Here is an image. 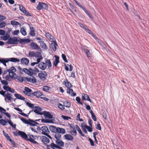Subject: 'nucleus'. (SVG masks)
<instances>
[{"label": "nucleus", "instance_id": "1", "mask_svg": "<svg viewBox=\"0 0 149 149\" xmlns=\"http://www.w3.org/2000/svg\"><path fill=\"white\" fill-rule=\"evenodd\" d=\"M6 71L9 72V75H7L5 77V79L6 81H10L11 78H14V75L16 76V74L15 73L16 71V69L13 66L11 67L10 69H7Z\"/></svg>", "mask_w": 149, "mask_h": 149}, {"label": "nucleus", "instance_id": "2", "mask_svg": "<svg viewBox=\"0 0 149 149\" xmlns=\"http://www.w3.org/2000/svg\"><path fill=\"white\" fill-rule=\"evenodd\" d=\"M19 136H20L23 139L27 140L28 141H30V142L34 143L35 144H38V143L36 141H34L33 138H28V136L24 132L20 131H19Z\"/></svg>", "mask_w": 149, "mask_h": 149}, {"label": "nucleus", "instance_id": "3", "mask_svg": "<svg viewBox=\"0 0 149 149\" xmlns=\"http://www.w3.org/2000/svg\"><path fill=\"white\" fill-rule=\"evenodd\" d=\"M27 56L30 58L35 57L37 58H43L40 52H34L33 51H29Z\"/></svg>", "mask_w": 149, "mask_h": 149}, {"label": "nucleus", "instance_id": "4", "mask_svg": "<svg viewBox=\"0 0 149 149\" xmlns=\"http://www.w3.org/2000/svg\"><path fill=\"white\" fill-rule=\"evenodd\" d=\"M20 120L24 123L29 124L31 126H34L37 124H38V123L30 119L26 120L23 118H21Z\"/></svg>", "mask_w": 149, "mask_h": 149}, {"label": "nucleus", "instance_id": "5", "mask_svg": "<svg viewBox=\"0 0 149 149\" xmlns=\"http://www.w3.org/2000/svg\"><path fill=\"white\" fill-rule=\"evenodd\" d=\"M36 8L38 10H40L42 9L47 10L48 9V6L46 3L43 2H39L36 7Z\"/></svg>", "mask_w": 149, "mask_h": 149}, {"label": "nucleus", "instance_id": "6", "mask_svg": "<svg viewBox=\"0 0 149 149\" xmlns=\"http://www.w3.org/2000/svg\"><path fill=\"white\" fill-rule=\"evenodd\" d=\"M19 41V40L16 37H14L13 38L10 37L6 42L8 44H17Z\"/></svg>", "mask_w": 149, "mask_h": 149}, {"label": "nucleus", "instance_id": "7", "mask_svg": "<svg viewBox=\"0 0 149 149\" xmlns=\"http://www.w3.org/2000/svg\"><path fill=\"white\" fill-rule=\"evenodd\" d=\"M46 147L47 149H56L55 148L61 149L59 146H57L56 144L53 143H52L50 145H47Z\"/></svg>", "mask_w": 149, "mask_h": 149}, {"label": "nucleus", "instance_id": "8", "mask_svg": "<svg viewBox=\"0 0 149 149\" xmlns=\"http://www.w3.org/2000/svg\"><path fill=\"white\" fill-rule=\"evenodd\" d=\"M41 110L42 109L41 107L38 106H36L34 107L32 111H33L34 112L38 114L42 115V113L40 112Z\"/></svg>", "mask_w": 149, "mask_h": 149}, {"label": "nucleus", "instance_id": "9", "mask_svg": "<svg viewBox=\"0 0 149 149\" xmlns=\"http://www.w3.org/2000/svg\"><path fill=\"white\" fill-rule=\"evenodd\" d=\"M41 130H42V133L44 135H47L49 133V131L48 128L46 126L42 127H41Z\"/></svg>", "mask_w": 149, "mask_h": 149}, {"label": "nucleus", "instance_id": "10", "mask_svg": "<svg viewBox=\"0 0 149 149\" xmlns=\"http://www.w3.org/2000/svg\"><path fill=\"white\" fill-rule=\"evenodd\" d=\"M55 143L57 146H59L61 149H62V147H63L64 145V142L60 139L56 140Z\"/></svg>", "mask_w": 149, "mask_h": 149}, {"label": "nucleus", "instance_id": "11", "mask_svg": "<svg viewBox=\"0 0 149 149\" xmlns=\"http://www.w3.org/2000/svg\"><path fill=\"white\" fill-rule=\"evenodd\" d=\"M26 80L27 81L32 83H36L37 82L36 79L32 75H30L29 77L26 78Z\"/></svg>", "mask_w": 149, "mask_h": 149}, {"label": "nucleus", "instance_id": "12", "mask_svg": "<svg viewBox=\"0 0 149 149\" xmlns=\"http://www.w3.org/2000/svg\"><path fill=\"white\" fill-rule=\"evenodd\" d=\"M45 73H43L42 72L39 73L38 74V76L40 78V79L43 81H45L46 78L47 74L46 72H44Z\"/></svg>", "mask_w": 149, "mask_h": 149}, {"label": "nucleus", "instance_id": "13", "mask_svg": "<svg viewBox=\"0 0 149 149\" xmlns=\"http://www.w3.org/2000/svg\"><path fill=\"white\" fill-rule=\"evenodd\" d=\"M30 46L32 49L38 50L40 49V47L37 44L35 43L34 42H32L30 43Z\"/></svg>", "mask_w": 149, "mask_h": 149}, {"label": "nucleus", "instance_id": "14", "mask_svg": "<svg viewBox=\"0 0 149 149\" xmlns=\"http://www.w3.org/2000/svg\"><path fill=\"white\" fill-rule=\"evenodd\" d=\"M42 141L45 144H47L49 142V139L47 137L42 136L40 138Z\"/></svg>", "mask_w": 149, "mask_h": 149}, {"label": "nucleus", "instance_id": "15", "mask_svg": "<svg viewBox=\"0 0 149 149\" xmlns=\"http://www.w3.org/2000/svg\"><path fill=\"white\" fill-rule=\"evenodd\" d=\"M12 96H13L11 94L8 93H7L6 94L4 97L5 101H6V99L9 101H11L13 99Z\"/></svg>", "mask_w": 149, "mask_h": 149}, {"label": "nucleus", "instance_id": "16", "mask_svg": "<svg viewBox=\"0 0 149 149\" xmlns=\"http://www.w3.org/2000/svg\"><path fill=\"white\" fill-rule=\"evenodd\" d=\"M38 67L40 69L42 70L45 69L47 68V65L46 63L44 62H41L38 65Z\"/></svg>", "mask_w": 149, "mask_h": 149}, {"label": "nucleus", "instance_id": "17", "mask_svg": "<svg viewBox=\"0 0 149 149\" xmlns=\"http://www.w3.org/2000/svg\"><path fill=\"white\" fill-rule=\"evenodd\" d=\"M73 0L75 2L77 5H78L80 8H81L83 10H84V11L87 15L89 13L88 11L84 7H83V6L79 3L76 0Z\"/></svg>", "mask_w": 149, "mask_h": 149}, {"label": "nucleus", "instance_id": "18", "mask_svg": "<svg viewBox=\"0 0 149 149\" xmlns=\"http://www.w3.org/2000/svg\"><path fill=\"white\" fill-rule=\"evenodd\" d=\"M30 94H32L33 96H36V97L39 98L42 95V93L39 91H36L33 92Z\"/></svg>", "mask_w": 149, "mask_h": 149}, {"label": "nucleus", "instance_id": "19", "mask_svg": "<svg viewBox=\"0 0 149 149\" xmlns=\"http://www.w3.org/2000/svg\"><path fill=\"white\" fill-rule=\"evenodd\" d=\"M3 88L4 90L9 91L11 93H13L15 92V90L9 87L8 86H3Z\"/></svg>", "mask_w": 149, "mask_h": 149}, {"label": "nucleus", "instance_id": "20", "mask_svg": "<svg viewBox=\"0 0 149 149\" xmlns=\"http://www.w3.org/2000/svg\"><path fill=\"white\" fill-rule=\"evenodd\" d=\"M82 98L83 100L88 101L91 103L92 102V101L89 97L86 94L83 93L82 95Z\"/></svg>", "mask_w": 149, "mask_h": 149}, {"label": "nucleus", "instance_id": "21", "mask_svg": "<svg viewBox=\"0 0 149 149\" xmlns=\"http://www.w3.org/2000/svg\"><path fill=\"white\" fill-rule=\"evenodd\" d=\"M67 92V93H69L71 96H76V93L73 92V91L72 89L68 88Z\"/></svg>", "mask_w": 149, "mask_h": 149}, {"label": "nucleus", "instance_id": "22", "mask_svg": "<svg viewBox=\"0 0 149 149\" xmlns=\"http://www.w3.org/2000/svg\"><path fill=\"white\" fill-rule=\"evenodd\" d=\"M56 133L64 134L65 133V130L62 128L57 127Z\"/></svg>", "mask_w": 149, "mask_h": 149}, {"label": "nucleus", "instance_id": "23", "mask_svg": "<svg viewBox=\"0 0 149 149\" xmlns=\"http://www.w3.org/2000/svg\"><path fill=\"white\" fill-rule=\"evenodd\" d=\"M21 62L22 64L27 65L29 63V60L27 58H23L21 59Z\"/></svg>", "mask_w": 149, "mask_h": 149}, {"label": "nucleus", "instance_id": "24", "mask_svg": "<svg viewBox=\"0 0 149 149\" xmlns=\"http://www.w3.org/2000/svg\"><path fill=\"white\" fill-rule=\"evenodd\" d=\"M39 42L40 45V46L42 48L46 50L47 49L48 47L44 41H39Z\"/></svg>", "mask_w": 149, "mask_h": 149}, {"label": "nucleus", "instance_id": "25", "mask_svg": "<svg viewBox=\"0 0 149 149\" xmlns=\"http://www.w3.org/2000/svg\"><path fill=\"white\" fill-rule=\"evenodd\" d=\"M63 84L68 88H70L72 86L71 84L67 80H66L63 82Z\"/></svg>", "mask_w": 149, "mask_h": 149}, {"label": "nucleus", "instance_id": "26", "mask_svg": "<svg viewBox=\"0 0 149 149\" xmlns=\"http://www.w3.org/2000/svg\"><path fill=\"white\" fill-rule=\"evenodd\" d=\"M23 93L27 95H29V94L32 92L31 89L27 87H25Z\"/></svg>", "mask_w": 149, "mask_h": 149}, {"label": "nucleus", "instance_id": "27", "mask_svg": "<svg viewBox=\"0 0 149 149\" xmlns=\"http://www.w3.org/2000/svg\"><path fill=\"white\" fill-rule=\"evenodd\" d=\"M14 95L17 98L24 101L25 100V98L22 96L21 95L17 93H15V94Z\"/></svg>", "mask_w": 149, "mask_h": 149}, {"label": "nucleus", "instance_id": "28", "mask_svg": "<svg viewBox=\"0 0 149 149\" xmlns=\"http://www.w3.org/2000/svg\"><path fill=\"white\" fill-rule=\"evenodd\" d=\"M64 136L66 139L69 141L72 140L74 139L73 136L69 134H66Z\"/></svg>", "mask_w": 149, "mask_h": 149}, {"label": "nucleus", "instance_id": "29", "mask_svg": "<svg viewBox=\"0 0 149 149\" xmlns=\"http://www.w3.org/2000/svg\"><path fill=\"white\" fill-rule=\"evenodd\" d=\"M30 35L32 36H35L36 34L35 33V31L34 30V28L33 27L30 26Z\"/></svg>", "mask_w": 149, "mask_h": 149}, {"label": "nucleus", "instance_id": "30", "mask_svg": "<svg viewBox=\"0 0 149 149\" xmlns=\"http://www.w3.org/2000/svg\"><path fill=\"white\" fill-rule=\"evenodd\" d=\"M8 60L14 63L18 62L20 61V60L19 59L17 58H8Z\"/></svg>", "mask_w": 149, "mask_h": 149}, {"label": "nucleus", "instance_id": "31", "mask_svg": "<svg viewBox=\"0 0 149 149\" xmlns=\"http://www.w3.org/2000/svg\"><path fill=\"white\" fill-rule=\"evenodd\" d=\"M84 52L86 55L87 57L90 59L91 58V54L89 50L87 49H84Z\"/></svg>", "mask_w": 149, "mask_h": 149}, {"label": "nucleus", "instance_id": "32", "mask_svg": "<svg viewBox=\"0 0 149 149\" xmlns=\"http://www.w3.org/2000/svg\"><path fill=\"white\" fill-rule=\"evenodd\" d=\"M50 130L52 132L56 133L57 127L53 125H51L49 127Z\"/></svg>", "mask_w": 149, "mask_h": 149}, {"label": "nucleus", "instance_id": "33", "mask_svg": "<svg viewBox=\"0 0 149 149\" xmlns=\"http://www.w3.org/2000/svg\"><path fill=\"white\" fill-rule=\"evenodd\" d=\"M44 114L45 116L47 118L49 119H52V115L48 112L44 111Z\"/></svg>", "mask_w": 149, "mask_h": 149}, {"label": "nucleus", "instance_id": "34", "mask_svg": "<svg viewBox=\"0 0 149 149\" xmlns=\"http://www.w3.org/2000/svg\"><path fill=\"white\" fill-rule=\"evenodd\" d=\"M55 57L56 58L54 60V64L55 67H57L58 64L59 62V57L57 56H55Z\"/></svg>", "mask_w": 149, "mask_h": 149}, {"label": "nucleus", "instance_id": "35", "mask_svg": "<svg viewBox=\"0 0 149 149\" xmlns=\"http://www.w3.org/2000/svg\"><path fill=\"white\" fill-rule=\"evenodd\" d=\"M43 59V58H38L37 59V62L31 63V65L32 66H34L36 64H38L41 61V60Z\"/></svg>", "mask_w": 149, "mask_h": 149}, {"label": "nucleus", "instance_id": "36", "mask_svg": "<svg viewBox=\"0 0 149 149\" xmlns=\"http://www.w3.org/2000/svg\"><path fill=\"white\" fill-rule=\"evenodd\" d=\"M86 124L84 123H83L81 124V127L83 132L86 134L88 133L87 132L86 130Z\"/></svg>", "mask_w": 149, "mask_h": 149}, {"label": "nucleus", "instance_id": "37", "mask_svg": "<svg viewBox=\"0 0 149 149\" xmlns=\"http://www.w3.org/2000/svg\"><path fill=\"white\" fill-rule=\"evenodd\" d=\"M46 38L49 40H52L53 41V36L51 34L47 32L46 33Z\"/></svg>", "mask_w": 149, "mask_h": 149}, {"label": "nucleus", "instance_id": "38", "mask_svg": "<svg viewBox=\"0 0 149 149\" xmlns=\"http://www.w3.org/2000/svg\"><path fill=\"white\" fill-rule=\"evenodd\" d=\"M54 43H52L53 49L54 51H56V46H58L57 43L56 41H54Z\"/></svg>", "mask_w": 149, "mask_h": 149}, {"label": "nucleus", "instance_id": "39", "mask_svg": "<svg viewBox=\"0 0 149 149\" xmlns=\"http://www.w3.org/2000/svg\"><path fill=\"white\" fill-rule=\"evenodd\" d=\"M76 129L77 130L79 133L82 136L84 137L85 135L83 133L81 130H80L79 127L77 125H76Z\"/></svg>", "mask_w": 149, "mask_h": 149}, {"label": "nucleus", "instance_id": "40", "mask_svg": "<svg viewBox=\"0 0 149 149\" xmlns=\"http://www.w3.org/2000/svg\"><path fill=\"white\" fill-rule=\"evenodd\" d=\"M8 61H9V60H8V58L0 59V62L2 63L5 66H6V63L8 62Z\"/></svg>", "mask_w": 149, "mask_h": 149}, {"label": "nucleus", "instance_id": "41", "mask_svg": "<svg viewBox=\"0 0 149 149\" xmlns=\"http://www.w3.org/2000/svg\"><path fill=\"white\" fill-rule=\"evenodd\" d=\"M0 124L3 126L6 125L7 124V121L3 119H1L0 120Z\"/></svg>", "mask_w": 149, "mask_h": 149}, {"label": "nucleus", "instance_id": "42", "mask_svg": "<svg viewBox=\"0 0 149 149\" xmlns=\"http://www.w3.org/2000/svg\"><path fill=\"white\" fill-rule=\"evenodd\" d=\"M10 36L9 34H7L6 35L4 36L3 37H1V39L4 40H6L10 38Z\"/></svg>", "mask_w": 149, "mask_h": 149}, {"label": "nucleus", "instance_id": "43", "mask_svg": "<svg viewBox=\"0 0 149 149\" xmlns=\"http://www.w3.org/2000/svg\"><path fill=\"white\" fill-rule=\"evenodd\" d=\"M51 88L47 86H44L42 87L43 90L45 91L48 92L50 90Z\"/></svg>", "mask_w": 149, "mask_h": 149}, {"label": "nucleus", "instance_id": "44", "mask_svg": "<svg viewBox=\"0 0 149 149\" xmlns=\"http://www.w3.org/2000/svg\"><path fill=\"white\" fill-rule=\"evenodd\" d=\"M56 134L54 135V137L56 140H58L61 139V135L59 133H55Z\"/></svg>", "mask_w": 149, "mask_h": 149}, {"label": "nucleus", "instance_id": "45", "mask_svg": "<svg viewBox=\"0 0 149 149\" xmlns=\"http://www.w3.org/2000/svg\"><path fill=\"white\" fill-rule=\"evenodd\" d=\"M24 102L26 103V105L28 106L29 107L33 109L34 108V104L30 103L29 102H27L26 101V100H25Z\"/></svg>", "mask_w": 149, "mask_h": 149}, {"label": "nucleus", "instance_id": "46", "mask_svg": "<svg viewBox=\"0 0 149 149\" xmlns=\"http://www.w3.org/2000/svg\"><path fill=\"white\" fill-rule=\"evenodd\" d=\"M7 122L11 126L13 127L14 128H16V125L15 124L14 125L12 123L11 121L10 120H7Z\"/></svg>", "mask_w": 149, "mask_h": 149}, {"label": "nucleus", "instance_id": "47", "mask_svg": "<svg viewBox=\"0 0 149 149\" xmlns=\"http://www.w3.org/2000/svg\"><path fill=\"white\" fill-rule=\"evenodd\" d=\"M1 82L3 86H7L6 85L8 84V82L6 80H2L1 79Z\"/></svg>", "mask_w": 149, "mask_h": 149}, {"label": "nucleus", "instance_id": "48", "mask_svg": "<svg viewBox=\"0 0 149 149\" xmlns=\"http://www.w3.org/2000/svg\"><path fill=\"white\" fill-rule=\"evenodd\" d=\"M63 104L64 106L67 107H69L70 106L71 104L70 102L67 101H65L64 102Z\"/></svg>", "mask_w": 149, "mask_h": 149}, {"label": "nucleus", "instance_id": "49", "mask_svg": "<svg viewBox=\"0 0 149 149\" xmlns=\"http://www.w3.org/2000/svg\"><path fill=\"white\" fill-rule=\"evenodd\" d=\"M46 65H47L48 67H52V63L50 61V60L47 59L46 61Z\"/></svg>", "mask_w": 149, "mask_h": 149}, {"label": "nucleus", "instance_id": "50", "mask_svg": "<svg viewBox=\"0 0 149 149\" xmlns=\"http://www.w3.org/2000/svg\"><path fill=\"white\" fill-rule=\"evenodd\" d=\"M6 25V23L5 22H0V28H2L5 27Z\"/></svg>", "mask_w": 149, "mask_h": 149}, {"label": "nucleus", "instance_id": "51", "mask_svg": "<svg viewBox=\"0 0 149 149\" xmlns=\"http://www.w3.org/2000/svg\"><path fill=\"white\" fill-rule=\"evenodd\" d=\"M11 24L13 25H20L19 23L14 21H11Z\"/></svg>", "mask_w": 149, "mask_h": 149}, {"label": "nucleus", "instance_id": "52", "mask_svg": "<svg viewBox=\"0 0 149 149\" xmlns=\"http://www.w3.org/2000/svg\"><path fill=\"white\" fill-rule=\"evenodd\" d=\"M58 106L59 108L62 110H63L65 109L64 105H63L61 103H58Z\"/></svg>", "mask_w": 149, "mask_h": 149}, {"label": "nucleus", "instance_id": "53", "mask_svg": "<svg viewBox=\"0 0 149 149\" xmlns=\"http://www.w3.org/2000/svg\"><path fill=\"white\" fill-rule=\"evenodd\" d=\"M20 32L24 36H25L26 34V33L24 28H21L20 30Z\"/></svg>", "mask_w": 149, "mask_h": 149}, {"label": "nucleus", "instance_id": "54", "mask_svg": "<svg viewBox=\"0 0 149 149\" xmlns=\"http://www.w3.org/2000/svg\"><path fill=\"white\" fill-rule=\"evenodd\" d=\"M19 8L20 10L23 13H24V11L26 10L25 8L22 5H19Z\"/></svg>", "mask_w": 149, "mask_h": 149}, {"label": "nucleus", "instance_id": "55", "mask_svg": "<svg viewBox=\"0 0 149 149\" xmlns=\"http://www.w3.org/2000/svg\"><path fill=\"white\" fill-rule=\"evenodd\" d=\"M84 30L86 32L88 33L89 34H91V35L93 33L91 31V30L90 29L88 28L87 26Z\"/></svg>", "mask_w": 149, "mask_h": 149}, {"label": "nucleus", "instance_id": "56", "mask_svg": "<svg viewBox=\"0 0 149 149\" xmlns=\"http://www.w3.org/2000/svg\"><path fill=\"white\" fill-rule=\"evenodd\" d=\"M78 24L79 25L81 28L84 29H85L87 26H85L84 25L82 24L80 22L78 23Z\"/></svg>", "mask_w": 149, "mask_h": 149}, {"label": "nucleus", "instance_id": "57", "mask_svg": "<svg viewBox=\"0 0 149 149\" xmlns=\"http://www.w3.org/2000/svg\"><path fill=\"white\" fill-rule=\"evenodd\" d=\"M16 78L21 82H23L24 80L23 78L21 76H17Z\"/></svg>", "mask_w": 149, "mask_h": 149}, {"label": "nucleus", "instance_id": "58", "mask_svg": "<svg viewBox=\"0 0 149 149\" xmlns=\"http://www.w3.org/2000/svg\"><path fill=\"white\" fill-rule=\"evenodd\" d=\"M61 117L64 120H68L69 119L71 118L70 117L63 115L61 116Z\"/></svg>", "mask_w": 149, "mask_h": 149}, {"label": "nucleus", "instance_id": "59", "mask_svg": "<svg viewBox=\"0 0 149 149\" xmlns=\"http://www.w3.org/2000/svg\"><path fill=\"white\" fill-rule=\"evenodd\" d=\"M22 71L26 74L30 75L29 74H30V72L29 71L28 69L25 68H24L22 70Z\"/></svg>", "mask_w": 149, "mask_h": 149}, {"label": "nucleus", "instance_id": "60", "mask_svg": "<svg viewBox=\"0 0 149 149\" xmlns=\"http://www.w3.org/2000/svg\"><path fill=\"white\" fill-rule=\"evenodd\" d=\"M86 128L88 132H91L92 131L93 128L92 127H90L86 125Z\"/></svg>", "mask_w": 149, "mask_h": 149}, {"label": "nucleus", "instance_id": "61", "mask_svg": "<svg viewBox=\"0 0 149 149\" xmlns=\"http://www.w3.org/2000/svg\"><path fill=\"white\" fill-rule=\"evenodd\" d=\"M19 131H20L18 130L16 132H14L13 133V135L15 136H19Z\"/></svg>", "mask_w": 149, "mask_h": 149}, {"label": "nucleus", "instance_id": "62", "mask_svg": "<svg viewBox=\"0 0 149 149\" xmlns=\"http://www.w3.org/2000/svg\"><path fill=\"white\" fill-rule=\"evenodd\" d=\"M62 57L63 60L66 63L68 62V61L67 60L66 56L65 54H62Z\"/></svg>", "mask_w": 149, "mask_h": 149}, {"label": "nucleus", "instance_id": "63", "mask_svg": "<svg viewBox=\"0 0 149 149\" xmlns=\"http://www.w3.org/2000/svg\"><path fill=\"white\" fill-rule=\"evenodd\" d=\"M76 100L79 104L82 105L83 104L80 102V98L79 97H77L76 98Z\"/></svg>", "mask_w": 149, "mask_h": 149}, {"label": "nucleus", "instance_id": "64", "mask_svg": "<svg viewBox=\"0 0 149 149\" xmlns=\"http://www.w3.org/2000/svg\"><path fill=\"white\" fill-rule=\"evenodd\" d=\"M8 141H10V143L12 144L14 146L15 145V143L14 141L11 139L10 137L9 138V139H7Z\"/></svg>", "mask_w": 149, "mask_h": 149}]
</instances>
